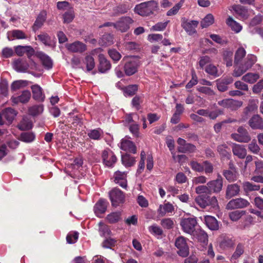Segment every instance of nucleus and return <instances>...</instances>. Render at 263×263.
Segmentation results:
<instances>
[{
	"instance_id": "obj_56",
	"label": "nucleus",
	"mask_w": 263,
	"mask_h": 263,
	"mask_svg": "<svg viewBox=\"0 0 263 263\" xmlns=\"http://www.w3.org/2000/svg\"><path fill=\"white\" fill-rule=\"evenodd\" d=\"M170 21H166L164 22H158L155 25L153 26L151 29L155 31H161L164 30Z\"/></svg>"
},
{
	"instance_id": "obj_33",
	"label": "nucleus",
	"mask_w": 263,
	"mask_h": 263,
	"mask_svg": "<svg viewBox=\"0 0 263 263\" xmlns=\"http://www.w3.org/2000/svg\"><path fill=\"white\" fill-rule=\"evenodd\" d=\"M83 63L86 66V71L87 72L92 71L96 65L94 58L91 55L85 56L83 60Z\"/></svg>"
},
{
	"instance_id": "obj_46",
	"label": "nucleus",
	"mask_w": 263,
	"mask_h": 263,
	"mask_svg": "<svg viewBox=\"0 0 263 263\" xmlns=\"http://www.w3.org/2000/svg\"><path fill=\"white\" fill-rule=\"evenodd\" d=\"M196 150V147L191 143H186L183 147H178V151L180 153H194Z\"/></svg>"
},
{
	"instance_id": "obj_31",
	"label": "nucleus",
	"mask_w": 263,
	"mask_h": 263,
	"mask_svg": "<svg viewBox=\"0 0 263 263\" xmlns=\"http://www.w3.org/2000/svg\"><path fill=\"white\" fill-rule=\"evenodd\" d=\"M204 221L206 226L211 230H216L219 228L218 221L216 219L211 215H206L204 217Z\"/></svg>"
},
{
	"instance_id": "obj_44",
	"label": "nucleus",
	"mask_w": 263,
	"mask_h": 263,
	"mask_svg": "<svg viewBox=\"0 0 263 263\" xmlns=\"http://www.w3.org/2000/svg\"><path fill=\"white\" fill-rule=\"evenodd\" d=\"M204 70L208 74L214 78L218 77L220 76L218 73L217 67L212 64L206 65L204 68Z\"/></svg>"
},
{
	"instance_id": "obj_23",
	"label": "nucleus",
	"mask_w": 263,
	"mask_h": 263,
	"mask_svg": "<svg viewBox=\"0 0 263 263\" xmlns=\"http://www.w3.org/2000/svg\"><path fill=\"white\" fill-rule=\"evenodd\" d=\"M37 57L41 61L43 66L47 70L50 69L53 66V62L51 59L43 52H37Z\"/></svg>"
},
{
	"instance_id": "obj_41",
	"label": "nucleus",
	"mask_w": 263,
	"mask_h": 263,
	"mask_svg": "<svg viewBox=\"0 0 263 263\" xmlns=\"http://www.w3.org/2000/svg\"><path fill=\"white\" fill-rule=\"evenodd\" d=\"M245 246L242 243L237 244L235 252L231 256V260H236L244 253Z\"/></svg>"
},
{
	"instance_id": "obj_19",
	"label": "nucleus",
	"mask_w": 263,
	"mask_h": 263,
	"mask_svg": "<svg viewBox=\"0 0 263 263\" xmlns=\"http://www.w3.org/2000/svg\"><path fill=\"white\" fill-rule=\"evenodd\" d=\"M120 147L126 152L133 154L136 153V147L134 142L125 138L121 140Z\"/></svg>"
},
{
	"instance_id": "obj_39",
	"label": "nucleus",
	"mask_w": 263,
	"mask_h": 263,
	"mask_svg": "<svg viewBox=\"0 0 263 263\" xmlns=\"http://www.w3.org/2000/svg\"><path fill=\"white\" fill-rule=\"evenodd\" d=\"M103 132L102 130L98 128L97 129H90L88 132V136L92 140H98L101 139Z\"/></svg>"
},
{
	"instance_id": "obj_9",
	"label": "nucleus",
	"mask_w": 263,
	"mask_h": 263,
	"mask_svg": "<svg viewBox=\"0 0 263 263\" xmlns=\"http://www.w3.org/2000/svg\"><path fill=\"white\" fill-rule=\"evenodd\" d=\"M102 158L103 164L108 167H112L117 161L116 156L110 149L103 151Z\"/></svg>"
},
{
	"instance_id": "obj_27",
	"label": "nucleus",
	"mask_w": 263,
	"mask_h": 263,
	"mask_svg": "<svg viewBox=\"0 0 263 263\" xmlns=\"http://www.w3.org/2000/svg\"><path fill=\"white\" fill-rule=\"evenodd\" d=\"M233 9L240 19L247 20L249 16L248 9L243 6L235 5L233 7Z\"/></svg>"
},
{
	"instance_id": "obj_35",
	"label": "nucleus",
	"mask_w": 263,
	"mask_h": 263,
	"mask_svg": "<svg viewBox=\"0 0 263 263\" xmlns=\"http://www.w3.org/2000/svg\"><path fill=\"white\" fill-rule=\"evenodd\" d=\"M233 52L232 51L225 50L222 53L223 60L227 67H230L233 65Z\"/></svg>"
},
{
	"instance_id": "obj_40",
	"label": "nucleus",
	"mask_w": 263,
	"mask_h": 263,
	"mask_svg": "<svg viewBox=\"0 0 263 263\" xmlns=\"http://www.w3.org/2000/svg\"><path fill=\"white\" fill-rule=\"evenodd\" d=\"M214 22V17L211 14H208L200 22V26L202 28H206L212 25Z\"/></svg>"
},
{
	"instance_id": "obj_49",
	"label": "nucleus",
	"mask_w": 263,
	"mask_h": 263,
	"mask_svg": "<svg viewBox=\"0 0 263 263\" xmlns=\"http://www.w3.org/2000/svg\"><path fill=\"white\" fill-rule=\"evenodd\" d=\"M237 132L240 134L242 138L244 143H248L251 140V137L249 135L247 130L244 127L240 126L238 128Z\"/></svg>"
},
{
	"instance_id": "obj_63",
	"label": "nucleus",
	"mask_w": 263,
	"mask_h": 263,
	"mask_svg": "<svg viewBox=\"0 0 263 263\" xmlns=\"http://www.w3.org/2000/svg\"><path fill=\"white\" fill-rule=\"evenodd\" d=\"M148 230L151 233L155 235H161L163 233L162 229L156 225H153L148 227Z\"/></svg>"
},
{
	"instance_id": "obj_22",
	"label": "nucleus",
	"mask_w": 263,
	"mask_h": 263,
	"mask_svg": "<svg viewBox=\"0 0 263 263\" xmlns=\"http://www.w3.org/2000/svg\"><path fill=\"white\" fill-rule=\"evenodd\" d=\"M31 88L33 99L39 102H43L45 97L41 87L39 85L35 84L32 85Z\"/></svg>"
},
{
	"instance_id": "obj_51",
	"label": "nucleus",
	"mask_w": 263,
	"mask_h": 263,
	"mask_svg": "<svg viewBox=\"0 0 263 263\" xmlns=\"http://www.w3.org/2000/svg\"><path fill=\"white\" fill-rule=\"evenodd\" d=\"M99 225V232L102 236L107 237L111 235V232L107 226L104 224L102 222H100Z\"/></svg>"
},
{
	"instance_id": "obj_57",
	"label": "nucleus",
	"mask_w": 263,
	"mask_h": 263,
	"mask_svg": "<svg viewBox=\"0 0 263 263\" xmlns=\"http://www.w3.org/2000/svg\"><path fill=\"white\" fill-rule=\"evenodd\" d=\"M211 59L209 56L204 55L200 58L199 60V65L200 69H203L204 66L208 64H211Z\"/></svg>"
},
{
	"instance_id": "obj_26",
	"label": "nucleus",
	"mask_w": 263,
	"mask_h": 263,
	"mask_svg": "<svg viewBox=\"0 0 263 263\" xmlns=\"http://www.w3.org/2000/svg\"><path fill=\"white\" fill-rule=\"evenodd\" d=\"M199 241L204 244H207L208 242V235L207 233L201 229H197L193 234H191Z\"/></svg>"
},
{
	"instance_id": "obj_6",
	"label": "nucleus",
	"mask_w": 263,
	"mask_h": 263,
	"mask_svg": "<svg viewBox=\"0 0 263 263\" xmlns=\"http://www.w3.org/2000/svg\"><path fill=\"white\" fill-rule=\"evenodd\" d=\"M197 224L196 217H190L182 219L180 225L184 232L191 235L196 230L195 227Z\"/></svg>"
},
{
	"instance_id": "obj_18",
	"label": "nucleus",
	"mask_w": 263,
	"mask_h": 263,
	"mask_svg": "<svg viewBox=\"0 0 263 263\" xmlns=\"http://www.w3.org/2000/svg\"><path fill=\"white\" fill-rule=\"evenodd\" d=\"M47 18V12L45 10L41 11L38 14L32 27V31L35 32L41 28Z\"/></svg>"
},
{
	"instance_id": "obj_55",
	"label": "nucleus",
	"mask_w": 263,
	"mask_h": 263,
	"mask_svg": "<svg viewBox=\"0 0 263 263\" xmlns=\"http://www.w3.org/2000/svg\"><path fill=\"white\" fill-rule=\"evenodd\" d=\"M191 80L187 83L185 86L186 89L192 88L198 83V78L196 72L194 69L191 71Z\"/></svg>"
},
{
	"instance_id": "obj_11",
	"label": "nucleus",
	"mask_w": 263,
	"mask_h": 263,
	"mask_svg": "<svg viewBox=\"0 0 263 263\" xmlns=\"http://www.w3.org/2000/svg\"><path fill=\"white\" fill-rule=\"evenodd\" d=\"M206 185L209 186L210 192L218 193L222 189L223 179L222 177L218 174L216 179L209 181Z\"/></svg>"
},
{
	"instance_id": "obj_50",
	"label": "nucleus",
	"mask_w": 263,
	"mask_h": 263,
	"mask_svg": "<svg viewBox=\"0 0 263 263\" xmlns=\"http://www.w3.org/2000/svg\"><path fill=\"white\" fill-rule=\"evenodd\" d=\"M34 134L30 132L22 133L20 136L21 140L26 143L31 142L34 140Z\"/></svg>"
},
{
	"instance_id": "obj_58",
	"label": "nucleus",
	"mask_w": 263,
	"mask_h": 263,
	"mask_svg": "<svg viewBox=\"0 0 263 263\" xmlns=\"http://www.w3.org/2000/svg\"><path fill=\"white\" fill-rule=\"evenodd\" d=\"M12 36L15 39H27V35L25 33L21 30H13L11 31Z\"/></svg>"
},
{
	"instance_id": "obj_29",
	"label": "nucleus",
	"mask_w": 263,
	"mask_h": 263,
	"mask_svg": "<svg viewBox=\"0 0 263 263\" xmlns=\"http://www.w3.org/2000/svg\"><path fill=\"white\" fill-rule=\"evenodd\" d=\"M108 202L103 199H100L95 204L93 210L95 214H104L106 212Z\"/></svg>"
},
{
	"instance_id": "obj_47",
	"label": "nucleus",
	"mask_w": 263,
	"mask_h": 263,
	"mask_svg": "<svg viewBox=\"0 0 263 263\" xmlns=\"http://www.w3.org/2000/svg\"><path fill=\"white\" fill-rule=\"evenodd\" d=\"M37 38L45 46H50L52 45L50 36L47 33H42L37 35Z\"/></svg>"
},
{
	"instance_id": "obj_3",
	"label": "nucleus",
	"mask_w": 263,
	"mask_h": 263,
	"mask_svg": "<svg viewBox=\"0 0 263 263\" xmlns=\"http://www.w3.org/2000/svg\"><path fill=\"white\" fill-rule=\"evenodd\" d=\"M158 10V3L155 1H149L137 5L135 12L139 15L145 16L153 14Z\"/></svg>"
},
{
	"instance_id": "obj_8",
	"label": "nucleus",
	"mask_w": 263,
	"mask_h": 263,
	"mask_svg": "<svg viewBox=\"0 0 263 263\" xmlns=\"http://www.w3.org/2000/svg\"><path fill=\"white\" fill-rule=\"evenodd\" d=\"M109 197L111 204L117 206L124 201V194L119 189L115 187L109 192Z\"/></svg>"
},
{
	"instance_id": "obj_30",
	"label": "nucleus",
	"mask_w": 263,
	"mask_h": 263,
	"mask_svg": "<svg viewBox=\"0 0 263 263\" xmlns=\"http://www.w3.org/2000/svg\"><path fill=\"white\" fill-rule=\"evenodd\" d=\"M226 24L236 33L240 32L242 29V26L231 16H229L227 19Z\"/></svg>"
},
{
	"instance_id": "obj_36",
	"label": "nucleus",
	"mask_w": 263,
	"mask_h": 263,
	"mask_svg": "<svg viewBox=\"0 0 263 263\" xmlns=\"http://www.w3.org/2000/svg\"><path fill=\"white\" fill-rule=\"evenodd\" d=\"M223 175L229 182H231L237 179L238 174L236 171L224 170Z\"/></svg>"
},
{
	"instance_id": "obj_37",
	"label": "nucleus",
	"mask_w": 263,
	"mask_h": 263,
	"mask_svg": "<svg viewBox=\"0 0 263 263\" xmlns=\"http://www.w3.org/2000/svg\"><path fill=\"white\" fill-rule=\"evenodd\" d=\"M217 151L219 155L222 157L229 159L231 157L230 149L225 144L218 145L217 147Z\"/></svg>"
},
{
	"instance_id": "obj_16",
	"label": "nucleus",
	"mask_w": 263,
	"mask_h": 263,
	"mask_svg": "<svg viewBox=\"0 0 263 263\" xmlns=\"http://www.w3.org/2000/svg\"><path fill=\"white\" fill-rule=\"evenodd\" d=\"M66 47L68 50L72 52L82 53L87 49L86 45L80 41L67 44Z\"/></svg>"
},
{
	"instance_id": "obj_38",
	"label": "nucleus",
	"mask_w": 263,
	"mask_h": 263,
	"mask_svg": "<svg viewBox=\"0 0 263 263\" xmlns=\"http://www.w3.org/2000/svg\"><path fill=\"white\" fill-rule=\"evenodd\" d=\"M44 111V105L43 104L35 105L31 106L28 109L29 115L32 116H36L41 114Z\"/></svg>"
},
{
	"instance_id": "obj_34",
	"label": "nucleus",
	"mask_w": 263,
	"mask_h": 263,
	"mask_svg": "<svg viewBox=\"0 0 263 263\" xmlns=\"http://www.w3.org/2000/svg\"><path fill=\"white\" fill-rule=\"evenodd\" d=\"M121 161L123 165L126 167H129L134 165L136 162L135 158L127 154L122 155Z\"/></svg>"
},
{
	"instance_id": "obj_45",
	"label": "nucleus",
	"mask_w": 263,
	"mask_h": 263,
	"mask_svg": "<svg viewBox=\"0 0 263 263\" xmlns=\"http://www.w3.org/2000/svg\"><path fill=\"white\" fill-rule=\"evenodd\" d=\"M242 187L246 193H248L252 191H258L260 189V186L246 181L243 183Z\"/></svg>"
},
{
	"instance_id": "obj_7",
	"label": "nucleus",
	"mask_w": 263,
	"mask_h": 263,
	"mask_svg": "<svg viewBox=\"0 0 263 263\" xmlns=\"http://www.w3.org/2000/svg\"><path fill=\"white\" fill-rule=\"evenodd\" d=\"M175 246L177 248V254L182 257H185L189 254V248L186 243V238L183 236H179L175 240Z\"/></svg>"
},
{
	"instance_id": "obj_28",
	"label": "nucleus",
	"mask_w": 263,
	"mask_h": 263,
	"mask_svg": "<svg viewBox=\"0 0 263 263\" xmlns=\"http://www.w3.org/2000/svg\"><path fill=\"white\" fill-rule=\"evenodd\" d=\"M249 124L253 129H263V121L258 115L253 116L250 119Z\"/></svg>"
},
{
	"instance_id": "obj_20",
	"label": "nucleus",
	"mask_w": 263,
	"mask_h": 263,
	"mask_svg": "<svg viewBox=\"0 0 263 263\" xmlns=\"http://www.w3.org/2000/svg\"><path fill=\"white\" fill-rule=\"evenodd\" d=\"M13 68L19 72H26L29 67V65L26 59L20 58L13 62Z\"/></svg>"
},
{
	"instance_id": "obj_1",
	"label": "nucleus",
	"mask_w": 263,
	"mask_h": 263,
	"mask_svg": "<svg viewBox=\"0 0 263 263\" xmlns=\"http://www.w3.org/2000/svg\"><path fill=\"white\" fill-rule=\"evenodd\" d=\"M246 54V51L242 47L238 48L235 52L234 55V64L235 69L233 75L235 77H238L242 75L249 70L257 61L255 55L249 54L243 60Z\"/></svg>"
},
{
	"instance_id": "obj_53",
	"label": "nucleus",
	"mask_w": 263,
	"mask_h": 263,
	"mask_svg": "<svg viewBox=\"0 0 263 263\" xmlns=\"http://www.w3.org/2000/svg\"><path fill=\"white\" fill-rule=\"evenodd\" d=\"M138 90V85H130L125 87L124 93L126 97H130L134 95Z\"/></svg>"
},
{
	"instance_id": "obj_2",
	"label": "nucleus",
	"mask_w": 263,
	"mask_h": 263,
	"mask_svg": "<svg viewBox=\"0 0 263 263\" xmlns=\"http://www.w3.org/2000/svg\"><path fill=\"white\" fill-rule=\"evenodd\" d=\"M197 204L202 209L209 208L210 212H218L219 211V206L216 197H210L206 195H200L195 198Z\"/></svg>"
},
{
	"instance_id": "obj_60",
	"label": "nucleus",
	"mask_w": 263,
	"mask_h": 263,
	"mask_svg": "<svg viewBox=\"0 0 263 263\" xmlns=\"http://www.w3.org/2000/svg\"><path fill=\"white\" fill-rule=\"evenodd\" d=\"M203 171L205 174H210L213 172L214 166L212 163L209 161H204L203 162Z\"/></svg>"
},
{
	"instance_id": "obj_12",
	"label": "nucleus",
	"mask_w": 263,
	"mask_h": 263,
	"mask_svg": "<svg viewBox=\"0 0 263 263\" xmlns=\"http://www.w3.org/2000/svg\"><path fill=\"white\" fill-rule=\"evenodd\" d=\"M31 98V92L28 90L23 91L21 95L18 96H12L11 100L13 105L17 104L19 103L25 104L27 103Z\"/></svg>"
},
{
	"instance_id": "obj_42",
	"label": "nucleus",
	"mask_w": 263,
	"mask_h": 263,
	"mask_svg": "<svg viewBox=\"0 0 263 263\" xmlns=\"http://www.w3.org/2000/svg\"><path fill=\"white\" fill-rule=\"evenodd\" d=\"M113 36L110 34H104L100 39L99 43L101 46H109L113 44Z\"/></svg>"
},
{
	"instance_id": "obj_5",
	"label": "nucleus",
	"mask_w": 263,
	"mask_h": 263,
	"mask_svg": "<svg viewBox=\"0 0 263 263\" xmlns=\"http://www.w3.org/2000/svg\"><path fill=\"white\" fill-rule=\"evenodd\" d=\"M249 205L250 202L247 199L240 197L230 200L226 204V209L228 210L243 209Z\"/></svg>"
},
{
	"instance_id": "obj_32",
	"label": "nucleus",
	"mask_w": 263,
	"mask_h": 263,
	"mask_svg": "<svg viewBox=\"0 0 263 263\" xmlns=\"http://www.w3.org/2000/svg\"><path fill=\"white\" fill-rule=\"evenodd\" d=\"M4 118L11 124L16 115V112L13 108H7L2 111Z\"/></svg>"
},
{
	"instance_id": "obj_61",
	"label": "nucleus",
	"mask_w": 263,
	"mask_h": 263,
	"mask_svg": "<svg viewBox=\"0 0 263 263\" xmlns=\"http://www.w3.org/2000/svg\"><path fill=\"white\" fill-rule=\"evenodd\" d=\"M228 105V108L231 110H236L242 106V102L240 101L230 99V102Z\"/></svg>"
},
{
	"instance_id": "obj_59",
	"label": "nucleus",
	"mask_w": 263,
	"mask_h": 263,
	"mask_svg": "<svg viewBox=\"0 0 263 263\" xmlns=\"http://www.w3.org/2000/svg\"><path fill=\"white\" fill-rule=\"evenodd\" d=\"M190 165L192 169L199 173H201L203 172V163H200L195 161H191L190 163Z\"/></svg>"
},
{
	"instance_id": "obj_10",
	"label": "nucleus",
	"mask_w": 263,
	"mask_h": 263,
	"mask_svg": "<svg viewBox=\"0 0 263 263\" xmlns=\"http://www.w3.org/2000/svg\"><path fill=\"white\" fill-rule=\"evenodd\" d=\"M133 23V20L131 17L123 16L115 23L114 28L121 32H126L129 28L130 25Z\"/></svg>"
},
{
	"instance_id": "obj_24",
	"label": "nucleus",
	"mask_w": 263,
	"mask_h": 263,
	"mask_svg": "<svg viewBox=\"0 0 263 263\" xmlns=\"http://www.w3.org/2000/svg\"><path fill=\"white\" fill-rule=\"evenodd\" d=\"M15 52L18 56H23L27 53L28 56L32 55L34 53V49L31 46L18 45L14 47Z\"/></svg>"
},
{
	"instance_id": "obj_48",
	"label": "nucleus",
	"mask_w": 263,
	"mask_h": 263,
	"mask_svg": "<svg viewBox=\"0 0 263 263\" xmlns=\"http://www.w3.org/2000/svg\"><path fill=\"white\" fill-rule=\"evenodd\" d=\"M8 93V83L6 80H2L0 81V96L7 97Z\"/></svg>"
},
{
	"instance_id": "obj_4",
	"label": "nucleus",
	"mask_w": 263,
	"mask_h": 263,
	"mask_svg": "<svg viewBox=\"0 0 263 263\" xmlns=\"http://www.w3.org/2000/svg\"><path fill=\"white\" fill-rule=\"evenodd\" d=\"M122 62H124V72L127 76H130L136 73L141 64L139 60L134 57H124Z\"/></svg>"
},
{
	"instance_id": "obj_15",
	"label": "nucleus",
	"mask_w": 263,
	"mask_h": 263,
	"mask_svg": "<svg viewBox=\"0 0 263 263\" xmlns=\"http://www.w3.org/2000/svg\"><path fill=\"white\" fill-rule=\"evenodd\" d=\"M99 64L98 70L101 73L107 72L111 68V64L103 54H100L98 56Z\"/></svg>"
},
{
	"instance_id": "obj_17",
	"label": "nucleus",
	"mask_w": 263,
	"mask_h": 263,
	"mask_svg": "<svg viewBox=\"0 0 263 263\" xmlns=\"http://www.w3.org/2000/svg\"><path fill=\"white\" fill-rule=\"evenodd\" d=\"M198 25V22L197 21H188L185 18H183L182 20L181 26L189 34H192L196 32V28Z\"/></svg>"
},
{
	"instance_id": "obj_14",
	"label": "nucleus",
	"mask_w": 263,
	"mask_h": 263,
	"mask_svg": "<svg viewBox=\"0 0 263 263\" xmlns=\"http://www.w3.org/2000/svg\"><path fill=\"white\" fill-rule=\"evenodd\" d=\"M240 187L237 183L228 184L226 190L225 197L227 199L237 196L239 194Z\"/></svg>"
},
{
	"instance_id": "obj_62",
	"label": "nucleus",
	"mask_w": 263,
	"mask_h": 263,
	"mask_svg": "<svg viewBox=\"0 0 263 263\" xmlns=\"http://www.w3.org/2000/svg\"><path fill=\"white\" fill-rule=\"evenodd\" d=\"M79 233L77 232L69 233L66 237V240L68 243H74L78 239Z\"/></svg>"
},
{
	"instance_id": "obj_21",
	"label": "nucleus",
	"mask_w": 263,
	"mask_h": 263,
	"mask_svg": "<svg viewBox=\"0 0 263 263\" xmlns=\"http://www.w3.org/2000/svg\"><path fill=\"white\" fill-rule=\"evenodd\" d=\"M218 242L219 247L223 250L232 248L235 245V240L232 238L225 235H221L218 238Z\"/></svg>"
},
{
	"instance_id": "obj_52",
	"label": "nucleus",
	"mask_w": 263,
	"mask_h": 263,
	"mask_svg": "<svg viewBox=\"0 0 263 263\" xmlns=\"http://www.w3.org/2000/svg\"><path fill=\"white\" fill-rule=\"evenodd\" d=\"M108 55L115 63L118 62L122 57L120 52L115 49H110L108 51Z\"/></svg>"
},
{
	"instance_id": "obj_64",
	"label": "nucleus",
	"mask_w": 263,
	"mask_h": 263,
	"mask_svg": "<svg viewBox=\"0 0 263 263\" xmlns=\"http://www.w3.org/2000/svg\"><path fill=\"white\" fill-rule=\"evenodd\" d=\"M116 241V239L109 237L103 242L102 247L105 248H110L115 245Z\"/></svg>"
},
{
	"instance_id": "obj_25",
	"label": "nucleus",
	"mask_w": 263,
	"mask_h": 263,
	"mask_svg": "<svg viewBox=\"0 0 263 263\" xmlns=\"http://www.w3.org/2000/svg\"><path fill=\"white\" fill-rule=\"evenodd\" d=\"M232 152L234 155L240 159L245 158L247 155V150L243 145L234 144L232 147Z\"/></svg>"
},
{
	"instance_id": "obj_43",
	"label": "nucleus",
	"mask_w": 263,
	"mask_h": 263,
	"mask_svg": "<svg viewBox=\"0 0 263 263\" xmlns=\"http://www.w3.org/2000/svg\"><path fill=\"white\" fill-rule=\"evenodd\" d=\"M259 79V75L257 73L249 72L244 75L242 80L246 82L253 84Z\"/></svg>"
},
{
	"instance_id": "obj_13",
	"label": "nucleus",
	"mask_w": 263,
	"mask_h": 263,
	"mask_svg": "<svg viewBox=\"0 0 263 263\" xmlns=\"http://www.w3.org/2000/svg\"><path fill=\"white\" fill-rule=\"evenodd\" d=\"M127 176L125 172L116 171L114 174V182L123 189L127 187Z\"/></svg>"
},
{
	"instance_id": "obj_54",
	"label": "nucleus",
	"mask_w": 263,
	"mask_h": 263,
	"mask_svg": "<svg viewBox=\"0 0 263 263\" xmlns=\"http://www.w3.org/2000/svg\"><path fill=\"white\" fill-rule=\"evenodd\" d=\"M74 13L73 10H70L65 12L63 14V19L64 23H70L74 18Z\"/></svg>"
}]
</instances>
